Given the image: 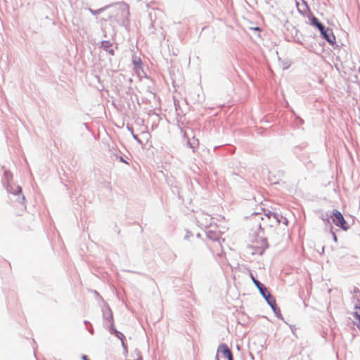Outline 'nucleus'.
<instances>
[{
    "label": "nucleus",
    "instance_id": "3",
    "mask_svg": "<svg viewBox=\"0 0 360 360\" xmlns=\"http://www.w3.org/2000/svg\"><path fill=\"white\" fill-rule=\"evenodd\" d=\"M251 248L254 250V253L262 254L266 248V241L264 238H261L257 244H254V243H252Z\"/></svg>",
    "mask_w": 360,
    "mask_h": 360
},
{
    "label": "nucleus",
    "instance_id": "7",
    "mask_svg": "<svg viewBox=\"0 0 360 360\" xmlns=\"http://www.w3.org/2000/svg\"><path fill=\"white\" fill-rule=\"evenodd\" d=\"M330 30L327 29L326 32L323 34V37L330 43H333L335 40V37L331 34H329Z\"/></svg>",
    "mask_w": 360,
    "mask_h": 360
},
{
    "label": "nucleus",
    "instance_id": "11",
    "mask_svg": "<svg viewBox=\"0 0 360 360\" xmlns=\"http://www.w3.org/2000/svg\"><path fill=\"white\" fill-rule=\"evenodd\" d=\"M321 34L323 35L326 32V30L325 29L324 26L322 25L319 28Z\"/></svg>",
    "mask_w": 360,
    "mask_h": 360
},
{
    "label": "nucleus",
    "instance_id": "14",
    "mask_svg": "<svg viewBox=\"0 0 360 360\" xmlns=\"http://www.w3.org/2000/svg\"><path fill=\"white\" fill-rule=\"evenodd\" d=\"M252 215H253L255 217H257V215H258V214H253Z\"/></svg>",
    "mask_w": 360,
    "mask_h": 360
},
{
    "label": "nucleus",
    "instance_id": "10",
    "mask_svg": "<svg viewBox=\"0 0 360 360\" xmlns=\"http://www.w3.org/2000/svg\"><path fill=\"white\" fill-rule=\"evenodd\" d=\"M254 284L257 286L258 290H259L264 285L260 282H259L257 280L255 281Z\"/></svg>",
    "mask_w": 360,
    "mask_h": 360
},
{
    "label": "nucleus",
    "instance_id": "5",
    "mask_svg": "<svg viewBox=\"0 0 360 360\" xmlns=\"http://www.w3.org/2000/svg\"><path fill=\"white\" fill-rule=\"evenodd\" d=\"M354 317L358 321L356 326L360 330V307L356 306L353 312Z\"/></svg>",
    "mask_w": 360,
    "mask_h": 360
},
{
    "label": "nucleus",
    "instance_id": "4",
    "mask_svg": "<svg viewBox=\"0 0 360 360\" xmlns=\"http://www.w3.org/2000/svg\"><path fill=\"white\" fill-rule=\"evenodd\" d=\"M218 352L222 354L223 356L228 360H233V355L231 351L229 349L227 345L222 344L219 347Z\"/></svg>",
    "mask_w": 360,
    "mask_h": 360
},
{
    "label": "nucleus",
    "instance_id": "9",
    "mask_svg": "<svg viewBox=\"0 0 360 360\" xmlns=\"http://www.w3.org/2000/svg\"><path fill=\"white\" fill-rule=\"evenodd\" d=\"M127 360H141V357L139 353L136 354V357L134 359H131L129 355H127Z\"/></svg>",
    "mask_w": 360,
    "mask_h": 360
},
{
    "label": "nucleus",
    "instance_id": "6",
    "mask_svg": "<svg viewBox=\"0 0 360 360\" xmlns=\"http://www.w3.org/2000/svg\"><path fill=\"white\" fill-rule=\"evenodd\" d=\"M259 290L260 293L266 298V300L268 301V302L270 304H271V302L269 300V299L271 298V296L269 292L267 290L266 288L263 285L262 288H261Z\"/></svg>",
    "mask_w": 360,
    "mask_h": 360
},
{
    "label": "nucleus",
    "instance_id": "8",
    "mask_svg": "<svg viewBox=\"0 0 360 360\" xmlns=\"http://www.w3.org/2000/svg\"><path fill=\"white\" fill-rule=\"evenodd\" d=\"M311 24L316 26L318 29L323 25L316 17H313L311 18Z\"/></svg>",
    "mask_w": 360,
    "mask_h": 360
},
{
    "label": "nucleus",
    "instance_id": "15",
    "mask_svg": "<svg viewBox=\"0 0 360 360\" xmlns=\"http://www.w3.org/2000/svg\"><path fill=\"white\" fill-rule=\"evenodd\" d=\"M110 52V53H111L112 55H113V51H112V50H111Z\"/></svg>",
    "mask_w": 360,
    "mask_h": 360
},
{
    "label": "nucleus",
    "instance_id": "13",
    "mask_svg": "<svg viewBox=\"0 0 360 360\" xmlns=\"http://www.w3.org/2000/svg\"><path fill=\"white\" fill-rule=\"evenodd\" d=\"M250 277L253 283L255 282V281H257V279L255 278L252 274H250Z\"/></svg>",
    "mask_w": 360,
    "mask_h": 360
},
{
    "label": "nucleus",
    "instance_id": "1",
    "mask_svg": "<svg viewBox=\"0 0 360 360\" xmlns=\"http://www.w3.org/2000/svg\"><path fill=\"white\" fill-rule=\"evenodd\" d=\"M261 221L262 222L259 223V227L263 231L278 226L280 224L278 215L271 212L265 214L264 217H261Z\"/></svg>",
    "mask_w": 360,
    "mask_h": 360
},
{
    "label": "nucleus",
    "instance_id": "12",
    "mask_svg": "<svg viewBox=\"0 0 360 360\" xmlns=\"http://www.w3.org/2000/svg\"><path fill=\"white\" fill-rule=\"evenodd\" d=\"M332 234H333V237L334 240L335 242H337V240H338L337 236L335 235V233L334 232H332Z\"/></svg>",
    "mask_w": 360,
    "mask_h": 360
},
{
    "label": "nucleus",
    "instance_id": "2",
    "mask_svg": "<svg viewBox=\"0 0 360 360\" xmlns=\"http://www.w3.org/2000/svg\"><path fill=\"white\" fill-rule=\"evenodd\" d=\"M333 222L337 226L341 228L344 231H347L349 229V225L345 221L342 214L338 210H333L331 216Z\"/></svg>",
    "mask_w": 360,
    "mask_h": 360
}]
</instances>
